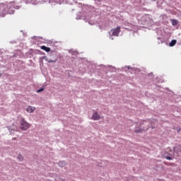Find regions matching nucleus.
<instances>
[{"label":"nucleus","mask_w":181,"mask_h":181,"mask_svg":"<svg viewBox=\"0 0 181 181\" xmlns=\"http://www.w3.org/2000/svg\"><path fill=\"white\" fill-rule=\"evenodd\" d=\"M148 129H149V126H148V122L144 121L136 127L135 133L139 134V132H142V131H148Z\"/></svg>","instance_id":"obj_1"},{"label":"nucleus","mask_w":181,"mask_h":181,"mask_svg":"<svg viewBox=\"0 0 181 181\" xmlns=\"http://www.w3.org/2000/svg\"><path fill=\"white\" fill-rule=\"evenodd\" d=\"M29 128H30V124L25 121V119H22L21 122V129L22 131H26L27 129H29Z\"/></svg>","instance_id":"obj_2"},{"label":"nucleus","mask_w":181,"mask_h":181,"mask_svg":"<svg viewBox=\"0 0 181 181\" xmlns=\"http://www.w3.org/2000/svg\"><path fill=\"white\" fill-rule=\"evenodd\" d=\"M120 32H121V27L118 26L116 28L112 29L110 32V36H118Z\"/></svg>","instance_id":"obj_3"},{"label":"nucleus","mask_w":181,"mask_h":181,"mask_svg":"<svg viewBox=\"0 0 181 181\" xmlns=\"http://www.w3.org/2000/svg\"><path fill=\"white\" fill-rule=\"evenodd\" d=\"M91 119H93V121H98L101 119V116L98 115V112H94L92 115Z\"/></svg>","instance_id":"obj_4"},{"label":"nucleus","mask_w":181,"mask_h":181,"mask_svg":"<svg viewBox=\"0 0 181 181\" xmlns=\"http://www.w3.org/2000/svg\"><path fill=\"white\" fill-rule=\"evenodd\" d=\"M35 108L32 106H30L26 108L27 112H30V113L33 112V111H35Z\"/></svg>","instance_id":"obj_5"},{"label":"nucleus","mask_w":181,"mask_h":181,"mask_svg":"<svg viewBox=\"0 0 181 181\" xmlns=\"http://www.w3.org/2000/svg\"><path fill=\"white\" fill-rule=\"evenodd\" d=\"M42 50H45V52H50V47H46L45 45L41 46Z\"/></svg>","instance_id":"obj_6"},{"label":"nucleus","mask_w":181,"mask_h":181,"mask_svg":"<svg viewBox=\"0 0 181 181\" xmlns=\"http://www.w3.org/2000/svg\"><path fill=\"white\" fill-rule=\"evenodd\" d=\"M174 152H177V153H179V152H181V146H178L177 147H175Z\"/></svg>","instance_id":"obj_7"},{"label":"nucleus","mask_w":181,"mask_h":181,"mask_svg":"<svg viewBox=\"0 0 181 181\" xmlns=\"http://www.w3.org/2000/svg\"><path fill=\"white\" fill-rule=\"evenodd\" d=\"M176 43H177V41L176 40H173L170 42V47H173V46H175V45H176Z\"/></svg>","instance_id":"obj_8"},{"label":"nucleus","mask_w":181,"mask_h":181,"mask_svg":"<svg viewBox=\"0 0 181 181\" xmlns=\"http://www.w3.org/2000/svg\"><path fill=\"white\" fill-rule=\"evenodd\" d=\"M170 21H171V23H172L173 26H176V25H177V23H179L177 22V20L171 19Z\"/></svg>","instance_id":"obj_9"},{"label":"nucleus","mask_w":181,"mask_h":181,"mask_svg":"<svg viewBox=\"0 0 181 181\" xmlns=\"http://www.w3.org/2000/svg\"><path fill=\"white\" fill-rule=\"evenodd\" d=\"M64 165H66V162L64 161H61L59 163V166H64Z\"/></svg>","instance_id":"obj_10"},{"label":"nucleus","mask_w":181,"mask_h":181,"mask_svg":"<svg viewBox=\"0 0 181 181\" xmlns=\"http://www.w3.org/2000/svg\"><path fill=\"white\" fill-rule=\"evenodd\" d=\"M18 159L20 160L21 161H22V160H23V157L22 156V155H18Z\"/></svg>","instance_id":"obj_11"},{"label":"nucleus","mask_w":181,"mask_h":181,"mask_svg":"<svg viewBox=\"0 0 181 181\" xmlns=\"http://www.w3.org/2000/svg\"><path fill=\"white\" fill-rule=\"evenodd\" d=\"M165 158H166L168 160H172V157L166 156Z\"/></svg>","instance_id":"obj_12"},{"label":"nucleus","mask_w":181,"mask_h":181,"mask_svg":"<svg viewBox=\"0 0 181 181\" xmlns=\"http://www.w3.org/2000/svg\"><path fill=\"white\" fill-rule=\"evenodd\" d=\"M43 90H45L44 88H40L38 90H37V93H42V91H43Z\"/></svg>","instance_id":"obj_13"},{"label":"nucleus","mask_w":181,"mask_h":181,"mask_svg":"<svg viewBox=\"0 0 181 181\" xmlns=\"http://www.w3.org/2000/svg\"><path fill=\"white\" fill-rule=\"evenodd\" d=\"M55 62H56V61H53L52 59L48 61V63H55Z\"/></svg>","instance_id":"obj_14"},{"label":"nucleus","mask_w":181,"mask_h":181,"mask_svg":"<svg viewBox=\"0 0 181 181\" xmlns=\"http://www.w3.org/2000/svg\"><path fill=\"white\" fill-rule=\"evenodd\" d=\"M180 130H181L180 128H178V129H177V132H180Z\"/></svg>","instance_id":"obj_15"},{"label":"nucleus","mask_w":181,"mask_h":181,"mask_svg":"<svg viewBox=\"0 0 181 181\" xmlns=\"http://www.w3.org/2000/svg\"><path fill=\"white\" fill-rule=\"evenodd\" d=\"M153 128H155V127H153L152 129H153Z\"/></svg>","instance_id":"obj_16"}]
</instances>
